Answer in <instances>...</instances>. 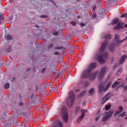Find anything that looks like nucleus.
<instances>
[{"label": "nucleus", "mask_w": 127, "mask_h": 127, "mask_svg": "<svg viewBox=\"0 0 127 127\" xmlns=\"http://www.w3.org/2000/svg\"><path fill=\"white\" fill-rule=\"evenodd\" d=\"M107 44H108V42H104L101 48L100 51L99 55L96 56V59L100 62V63H104V62H106V60L108 59V57L109 56V54L107 52H104V50L106 49V47H107Z\"/></svg>", "instance_id": "nucleus-1"}, {"label": "nucleus", "mask_w": 127, "mask_h": 127, "mask_svg": "<svg viewBox=\"0 0 127 127\" xmlns=\"http://www.w3.org/2000/svg\"><path fill=\"white\" fill-rule=\"evenodd\" d=\"M97 66V64L96 63H92L90 64V66L88 68V69L83 72L82 75L81 76V79H85V78H89V79L91 81H93L97 77V72H94L91 73L90 75V73L94 70V68H96Z\"/></svg>", "instance_id": "nucleus-2"}, {"label": "nucleus", "mask_w": 127, "mask_h": 127, "mask_svg": "<svg viewBox=\"0 0 127 127\" xmlns=\"http://www.w3.org/2000/svg\"><path fill=\"white\" fill-rule=\"evenodd\" d=\"M61 114L62 115L63 121L64 123L67 124L68 121H69V113H68V109L67 108L65 107H63L61 111Z\"/></svg>", "instance_id": "nucleus-3"}, {"label": "nucleus", "mask_w": 127, "mask_h": 127, "mask_svg": "<svg viewBox=\"0 0 127 127\" xmlns=\"http://www.w3.org/2000/svg\"><path fill=\"white\" fill-rule=\"evenodd\" d=\"M112 85V82H109L106 86V82L100 83L98 86V92L99 94H103V92H106Z\"/></svg>", "instance_id": "nucleus-4"}, {"label": "nucleus", "mask_w": 127, "mask_h": 127, "mask_svg": "<svg viewBox=\"0 0 127 127\" xmlns=\"http://www.w3.org/2000/svg\"><path fill=\"white\" fill-rule=\"evenodd\" d=\"M75 102V94L71 92L68 97L66 99V102L68 108H72Z\"/></svg>", "instance_id": "nucleus-5"}, {"label": "nucleus", "mask_w": 127, "mask_h": 127, "mask_svg": "<svg viewBox=\"0 0 127 127\" xmlns=\"http://www.w3.org/2000/svg\"><path fill=\"white\" fill-rule=\"evenodd\" d=\"M113 114V111H109V112L106 113L105 115L102 118V122H103V123H105V122H107V121H108V120H109V119L111 118V117H112Z\"/></svg>", "instance_id": "nucleus-6"}, {"label": "nucleus", "mask_w": 127, "mask_h": 127, "mask_svg": "<svg viewBox=\"0 0 127 127\" xmlns=\"http://www.w3.org/2000/svg\"><path fill=\"white\" fill-rule=\"evenodd\" d=\"M123 42H124V41H123V40H121V39H120V35L117 34H115L114 41V43L115 44V45L117 46H119L120 44L123 43Z\"/></svg>", "instance_id": "nucleus-7"}, {"label": "nucleus", "mask_w": 127, "mask_h": 127, "mask_svg": "<svg viewBox=\"0 0 127 127\" xmlns=\"http://www.w3.org/2000/svg\"><path fill=\"white\" fill-rule=\"evenodd\" d=\"M107 71L106 67H103L102 68L101 71L99 73V75L98 76V81H101L104 78V76H105V74H106V72Z\"/></svg>", "instance_id": "nucleus-8"}, {"label": "nucleus", "mask_w": 127, "mask_h": 127, "mask_svg": "<svg viewBox=\"0 0 127 127\" xmlns=\"http://www.w3.org/2000/svg\"><path fill=\"white\" fill-rule=\"evenodd\" d=\"M125 27H127V24L119 22L117 25L114 27V29H121V28H124Z\"/></svg>", "instance_id": "nucleus-9"}, {"label": "nucleus", "mask_w": 127, "mask_h": 127, "mask_svg": "<svg viewBox=\"0 0 127 127\" xmlns=\"http://www.w3.org/2000/svg\"><path fill=\"white\" fill-rule=\"evenodd\" d=\"M111 98V94H108L106 95H105L102 99V105H104L106 102L108 101V100H109Z\"/></svg>", "instance_id": "nucleus-10"}, {"label": "nucleus", "mask_w": 127, "mask_h": 127, "mask_svg": "<svg viewBox=\"0 0 127 127\" xmlns=\"http://www.w3.org/2000/svg\"><path fill=\"white\" fill-rule=\"evenodd\" d=\"M81 112H82V114L80 116V117L77 119V123H80V122H81V121H82V120H83V118H84V117H85V112H86V113H87V112H88V111H87L86 110H81Z\"/></svg>", "instance_id": "nucleus-11"}, {"label": "nucleus", "mask_w": 127, "mask_h": 127, "mask_svg": "<svg viewBox=\"0 0 127 127\" xmlns=\"http://www.w3.org/2000/svg\"><path fill=\"white\" fill-rule=\"evenodd\" d=\"M116 46H117L116 44H111L109 47V50L111 51V52H114V51H115V49H116Z\"/></svg>", "instance_id": "nucleus-12"}, {"label": "nucleus", "mask_w": 127, "mask_h": 127, "mask_svg": "<svg viewBox=\"0 0 127 127\" xmlns=\"http://www.w3.org/2000/svg\"><path fill=\"white\" fill-rule=\"evenodd\" d=\"M126 59H127V55H125L121 58L120 60L119 61V64L120 65L123 64V63L126 61Z\"/></svg>", "instance_id": "nucleus-13"}, {"label": "nucleus", "mask_w": 127, "mask_h": 127, "mask_svg": "<svg viewBox=\"0 0 127 127\" xmlns=\"http://www.w3.org/2000/svg\"><path fill=\"white\" fill-rule=\"evenodd\" d=\"M55 127H63V122L58 120L56 122V125Z\"/></svg>", "instance_id": "nucleus-14"}, {"label": "nucleus", "mask_w": 127, "mask_h": 127, "mask_svg": "<svg viewBox=\"0 0 127 127\" xmlns=\"http://www.w3.org/2000/svg\"><path fill=\"white\" fill-rule=\"evenodd\" d=\"M6 52H11V50H12V48H11V46H7L5 47V49Z\"/></svg>", "instance_id": "nucleus-15"}, {"label": "nucleus", "mask_w": 127, "mask_h": 127, "mask_svg": "<svg viewBox=\"0 0 127 127\" xmlns=\"http://www.w3.org/2000/svg\"><path fill=\"white\" fill-rule=\"evenodd\" d=\"M5 38L6 40H12V36H11L10 34L5 35Z\"/></svg>", "instance_id": "nucleus-16"}, {"label": "nucleus", "mask_w": 127, "mask_h": 127, "mask_svg": "<svg viewBox=\"0 0 127 127\" xmlns=\"http://www.w3.org/2000/svg\"><path fill=\"white\" fill-rule=\"evenodd\" d=\"M94 93H95V88H91L89 91V95L92 96V95H94Z\"/></svg>", "instance_id": "nucleus-17"}, {"label": "nucleus", "mask_w": 127, "mask_h": 127, "mask_svg": "<svg viewBox=\"0 0 127 127\" xmlns=\"http://www.w3.org/2000/svg\"><path fill=\"white\" fill-rule=\"evenodd\" d=\"M122 82H119V81H115V83L113 84L112 88H116L118 86V84H121Z\"/></svg>", "instance_id": "nucleus-18"}, {"label": "nucleus", "mask_w": 127, "mask_h": 127, "mask_svg": "<svg viewBox=\"0 0 127 127\" xmlns=\"http://www.w3.org/2000/svg\"><path fill=\"white\" fill-rule=\"evenodd\" d=\"M105 38L106 40L111 39V38H112V35H111V34H107L105 36Z\"/></svg>", "instance_id": "nucleus-19"}, {"label": "nucleus", "mask_w": 127, "mask_h": 127, "mask_svg": "<svg viewBox=\"0 0 127 127\" xmlns=\"http://www.w3.org/2000/svg\"><path fill=\"white\" fill-rule=\"evenodd\" d=\"M119 20L118 18H116L113 20L112 24H117L119 22Z\"/></svg>", "instance_id": "nucleus-20"}, {"label": "nucleus", "mask_w": 127, "mask_h": 127, "mask_svg": "<svg viewBox=\"0 0 127 127\" xmlns=\"http://www.w3.org/2000/svg\"><path fill=\"white\" fill-rule=\"evenodd\" d=\"M86 93V90L82 91L79 95L78 96V98H81L84 96V94Z\"/></svg>", "instance_id": "nucleus-21"}, {"label": "nucleus", "mask_w": 127, "mask_h": 127, "mask_svg": "<svg viewBox=\"0 0 127 127\" xmlns=\"http://www.w3.org/2000/svg\"><path fill=\"white\" fill-rule=\"evenodd\" d=\"M80 111H81V110L80 109V107H76L75 110V114L77 115V114H78V113H79Z\"/></svg>", "instance_id": "nucleus-22"}, {"label": "nucleus", "mask_w": 127, "mask_h": 127, "mask_svg": "<svg viewBox=\"0 0 127 127\" xmlns=\"http://www.w3.org/2000/svg\"><path fill=\"white\" fill-rule=\"evenodd\" d=\"M126 115H127V112H124L123 113H122L121 114H120L118 116V118H120V117H121L122 118H124V117H125L126 116Z\"/></svg>", "instance_id": "nucleus-23"}, {"label": "nucleus", "mask_w": 127, "mask_h": 127, "mask_svg": "<svg viewBox=\"0 0 127 127\" xmlns=\"http://www.w3.org/2000/svg\"><path fill=\"white\" fill-rule=\"evenodd\" d=\"M101 118V114H99V113L97 114V117L95 119V122H98L99 121V119Z\"/></svg>", "instance_id": "nucleus-24"}, {"label": "nucleus", "mask_w": 127, "mask_h": 127, "mask_svg": "<svg viewBox=\"0 0 127 127\" xmlns=\"http://www.w3.org/2000/svg\"><path fill=\"white\" fill-rule=\"evenodd\" d=\"M10 84L9 83H7L6 84H5L4 85V88L5 89H9V87H10Z\"/></svg>", "instance_id": "nucleus-25"}, {"label": "nucleus", "mask_w": 127, "mask_h": 127, "mask_svg": "<svg viewBox=\"0 0 127 127\" xmlns=\"http://www.w3.org/2000/svg\"><path fill=\"white\" fill-rule=\"evenodd\" d=\"M111 109V105H108L105 106V110L109 111Z\"/></svg>", "instance_id": "nucleus-26"}, {"label": "nucleus", "mask_w": 127, "mask_h": 127, "mask_svg": "<svg viewBox=\"0 0 127 127\" xmlns=\"http://www.w3.org/2000/svg\"><path fill=\"white\" fill-rule=\"evenodd\" d=\"M2 20H3V15L2 14H0V23H1Z\"/></svg>", "instance_id": "nucleus-27"}, {"label": "nucleus", "mask_w": 127, "mask_h": 127, "mask_svg": "<svg viewBox=\"0 0 127 127\" xmlns=\"http://www.w3.org/2000/svg\"><path fill=\"white\" fill-rule=\"evenodd\" d=\"M121 18H123V17H126V18H127V13L122 14L121 16Z\"/></svg>", "instance_id": "nucleus-28"}, {"label": "nucleus", "mask_w": 127, "mask_h": 127, "mask_svg": "<svg viewBox=\"0 0 127 127\" xmlns=\"http://www.w3.org/2000/svg\"><path fill=\"white\" fill-rule=\"evenodd\" d=\"M121 112H120V111H117V112H116L115 113V114H114V116H115V117H116V116H118V115H120V114H121Z\"/></svg>", "instance_id": "nucleus-29"}, {"label": "nucleus", "mask_w": 127, "mask_h": 127, "mask_svg": "<svg viewBox=\"0 0 127 127\" xmlns=\"http://www.w3.org/2000/svg\"><path fill=\"white\" fill-rule=\"evenodd\" d=\"M119 110H120V112H121V113H122V112L124 111V108L122 106H120L119 107Z\"/></svg>", "instance_id": "nucleus-30"}, {"label": "nucleus", "mask_w": 127, "mask_h": 127, "mask_svg": "<svg viewBox=\"0 0 127 127\" xmlns=\"http://www.w3.org/2000/svg\"><path fill=\"white\" fill-rule=\"evenodd\" d=\"M55 49L59 50V49H63V47H57L55 48Z\"/></svg>", "instance_id": "nucleus-31"}, {"label": "nucleus", "mask_w": 127, "mask_h": 127, "mask_svg": "<svg viewBox=\"0 0 127 127\" xmlns=\"http://www.w3.org/2000/svg\"><path fill=\"white\" fill-rule=\"evenodd\" d=\"M53 44H51L48 47L49 49H51V48H52L53 47Z\"/></svg>", "instance_id": "nucleus-32"}, {"label": "nucleus", "mask_w": 127, "mask_h": 127, "mask_svg": "<svg viewBox=\"0 0 127 127\" xmlns=\"http://www.w3.org/2000/svg\"><path fill=\"white\" fill-rule=\"evenodd\" d=\"M80 24V26H81V27H83V26H86V24H85L83 22H81Z\"/></svg>", "instance_id": "nucleus-33"}, {"label": "nucleus", "mask_w": 127, "mask_h": 127, "mask_svg": "<svg viewBox=\"0 0 127 127\" xmlns=\"http://www.w3.org/2000/svg\"><path fill=\"white\" fill-rule=\"evenodd\" d=\"M45 71H46V67L44 68L42 70V74L44 73V72H45Z\"/></svg>", "instance_id": "nucleus-34"}, {"label": "nucleus", "mask_w": 127, "mask_h": 127, "mask_svg": "<svg viewBox=\"0 0 127 127\" xmlns=\"http://www.w3.org/2000/svg\"><path fill=\"white\" fill-rule=\"evenodd\" d=\"M92 17L93 18H96L97 17V14H93V15H92Z\"/></svg>", "instance_id": "nucleus-35"}, {"label": "nucleus", "mask_w": 127, "mask_h": 127, "mask_svg": "<svg viewBox=\"0 0 127 127\" xmlns=\"http://www.w3.org/2000/svg\"><path fill=\"white\" fill-rule=\"evenodd\" d=\"M46 17H48L47 16H46V15H43L41 16V18H45Z\"/></svg>", "instance_id": "nucleus-36"}, {"label": "nucleus", "mask_w": 127, "mask_h": 127, "mask_svg": "<svg viewBox=\"0 0 127 127\" xmlns=\"http://www.w3.org/2000/svg\"><path fill=\"white\" fill-rule=\"evenodd\" d=\"M59 33H58V32H55L54 33V35H56V36L58 35Z\"/></svg>", "instance_id": "nucleus-37"}, {"label": "nucleus", "mask_w": 127, "mask_h": 127, "mask_svg": "<svg viewBox=\"0 0 127 127\" xmlns=\"http://www.w3.org/2000/svg\"><path fill=\"white\" fill-rule=\"evenodd\" d=\"M124 85H125V84L124 83V82H122V84L121 85H120L119 87H124Z\"/></svg>", "instance_id": "nucleus-38"}, {"label": "nucleus", "mask_w": 127, "mask_h": 127, "mask_svg": "<svg viewBox=\"0 0 127 127\" xmlns=\"http://www.w3.org/2000/svg\"><path fill=\"white\" fill-rule=\"evenodd\" d=\"M71 24H72V25H73V26H75V25H76V22L72 23Z\"/></svg>", "instance_id": "nucleus-39"}, {"label": "nucleus", "mask_w": 127, "mask_h": 127, "mask_svg": "<svg viewBox=\"0 0 127 127\" xmlns=\"http://www.w3.org/2000/svg\"><path fill=\"white\" fill-rule=\"evenodd\" d=\"M55 55H59V53L58 52H56L55 53Z\"/></svg>", "instance_id": "nucleus-40"}, {"label": "nucleus", "mask_w": 127, "mask_h": 127, "mask_svg": "<svg viewBox=\"0 0 127 127\" xmlns=\"http://www.w3.org/2000/svg\"><path fill=\"white\" fill-rule=\"evenodd\" d=\"M23 105V103L19 102V106H22Z\"/></svg>", "instance_id": "nucleus-41"}, {"label": "nucleus", "mask_w": 127, "mask_h": 127, "mask_svg": "<svg viewBox=\"0 0 127 127\" xmlns=\"http://www.w3.org/2000/svg\"><path fill=\"white\" fill-rule=\"evenodd\" d=\"M93 10H96V6H94L93 7Z\"/></svg>", "instance_id": "nucleus-42"}, {"label": "nucleus", "mask_w": 127, "mask_h": 127, "mask_svg": "<svg viewBox=\"0 0 127 127\" xmlns=\"http://www.w3.org/2000/svg\"><path fill=\"white\" fill-rule=\"evenodd\" d=\"M127 36L123 40V41H125V40H127Z\"/></svg>", "instance_id": "nucleus-43"}, {"label": "nucleus", "mask_w": 127, "mask_h": 127, "mask_svg": "<svg viewBox=\"0 0 127 127\" xmlns=\"http://www.w3.org/2000/svg\"><path fill=\"white\" fill-rule=\"evenodd\" d=\"M14 1V0H9V2H13Z\"/></svg>", "instance_id": "nucleus-44"}, {"label": "nucleus", "mask_w": 127, "mask_h": 127, "mask_svg": "<svg viewBox=\"0 0 127 127\" xmlns=\"http://www.w3.org/2000/svg\"><path fill=\"white\" fill-rule=\"evenodd\" d=\"M124 102H127V98H125V99L124 100Z\"/></svg>", "instance_id": "nucleus-45"}, {"label": "nucleus", "mask_w": 127, "mask_h": 127, "mask_svg": "<svg viewBox=\"0 0 127 127\" xmlns=\"http://www.w3.org/2000/svg\"><path fill=\"white\" fill-rule=\"evenodd\" d=\"M14 80H15V77H13V78H12V81H14Z\"/></svg>", "instance_id": "nucleus-46"}, {"label": "nucleus", "mask_w": 127, "mask_h": 127, "mask_svg": "<svg viewBox=\"0 0 127 127\" xmlns=\"http://www.w3.org/2000/svg\"><path fill=\"white\" fill-rule=\"evenodd\" d=\"M80 91V90H79V89H76V92H79Z\"/></svg>", "instance_id": "nucleus-47"}, {"label": "nucleus", "mask_w": 127, "mask_h": 127, "mask_svg": "<svg viewBox=\"0 0 127 127\" xmlns=\"http://www.w3.org/2000/svg\"><path fill=\"white\" fill-rule=\"evenodd\" d=\"M77 18H78V19H79V18H81V17H80V16H77Z\"/></svg>", "instance_id": "nucleus-48"}, {"label": "nucleus", "mask_w": 127, "mask_h": 127, "mask_svg": "<svg viewBox=\"0 0 127 127\" xmlns=\"http://www.w3.org/2000/svg\"><path fill=\"white\" fill-rule=\"evenodd\" d=\"M119 72H121V69H119V70L117 71V73H119Z\"/></svg>", "instance_id": "nucleus-49"}, {"label": "nucleus", "mask_w": 127, "mask_h": 127, "mask_svg": "<svg viewBox=\"0 0 127 127\" xmlns=\"http://www.w3.org/2000/svg\"><path fill=\"white\" fill-rule=\"evenodd\" d=\"M85 105V102H83V106H84Z\"/></svg>", "instance_id": "nucleus-50"}, {"label": "nucleus", "mask_w": 127, "mask_h": 127, "mask_svg": "<svg viewBox=\"0 0 127 127\" xmlns=\"http://www.w3.org/2000/svg\"><path fill=\"white\" fill-rule=\"evenodd\" d=\"M77 1H80L81 0H76Z\"/></svg>", "instance_id": "nucleus-51"}, {"label": "nucleus", "mask_w": 127, "mask_h": 127, "mask_svg": "<svg viewBox=\"0 0 127 127\" xmlns=\"http://www.w3.org/2000/svg\"><path fill=\"white\" fill-rule=\"evenodd\" d=\"M29 70V68L27 70V72H28Z\"/></svg>", "instance_id": "nucleus-52"}, {"label": "nucleus", "mask_w": 127, "mask_h": 127, "mask_svg": "<svg viewBox=\"0 0 127 127\" xmlns=\"http://www.w3.org/2000/svg\"><path fill=\"white\" fill-rule=\"evenodd\" d=\"M85 84H87V85L88 86V85H89V84H88V83H85Z\"/></svg>", "instance_id": "nucleus-53"}, {"label": "nucleus", "mask_w": 127, "mask_h": 127, "mask_svg": "<svg viewBox=\"0 0 127 127\" xmlns=\"http://www.w3.org/2000/svg\"><path fill=\"white\" fill-rule=\"evenodd\" d=\"M36 26H37V27H38V25H36Z\"/></svg>", "instance_id": "nucleus-54"}, {"label": "nucleus", "mask_w": 127, "mask_h": 127, "mask_svg": "<svg viewBox=\"0 0 127 127\" xmlns=\"http://www.w3.org/2000/svg\"><path fill=\"white\" fill-rule=\"evenodd\" d=\"M119 80H120V79H118V81H119Z\"/></svg>", "instance_id": "nucleus-55"}]
</instances>
